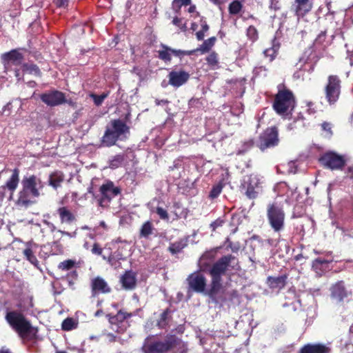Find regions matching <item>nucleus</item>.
<instances>
[{"mask_svg":"<svg viewBox=\"0 0 353 353\" xmlns=\"http://www.w3.org/2000/svg\"><path fill=\"white\" fill-rule=\"evenodd\" d=\"M239 261L236 256L232 254H227L221 256L213 263L209 270V274L211 277L210 288L208 295L213 300L222 288V276L225 274L227 270L230 268L232 270H237Z\"/></svg>","mask_w":353,"mask_h":353,"instance_id":"f257e3e1","label":"nucleus"},{"mask_svg":"<svg viewBox=\"0 0 353 353\" xmlns=\"http://www.w3.org/2000/svg\"><path fill=\"white\" fill-rule=\"evenodd\" d=\"M22 188L18 192L15 205L27 208L34 204L36 198L40 196V190L43 188L41 179L34 174H26L21 181Z\"/></svg>","mask_w":353,"mask_h":353,"instance_id":"f03ea898","label":"nucleus"},{"mask_svg":"<svg viewBox=\"0 0 353 353\" xmlns=\"http://www.w3.org/2000/svg\"><path fill=\"white\" fill-rule=\"evenodd\" d=\"M130 134V127L121 119H112L106 125L102 143L106 147L114 145L117 141H123Z\"/></svg>","mask_w":353,"mask_h":353,"instance_id":"7ed1b4c3","label":"nucleus"},{"mask_svg":"<svg viewBox=\"0 0 353 353\" xmlns=\"http://www.w3.org/2000/svg\"><path fill=\"white\" fill-rule=\"evenodd\" d=\"M5 320L21 338L26 337L32 330L31 323L20 310L6 307Z\"/></svg>","mask_w":353,"mask_h":353,"instance_id":"20e7f679","label":"nucleus"},{"mask_svg":"<svg viewBox=\"0 0 353 353\" xmlns=\"http://www.w3.org/2000/svg\"><path fill=\"white\" fill-rule=\"evenodd\" d=\"M266 215L270 226L275 232H280L284 229L285 212L281 201L275 199L268 203Z\"/></svg>","mask_w":353,"mask_h":353,"instance_id":"39448f33","label":"nucleus"},{"mask_svg":"<svg viewBox=\"0 0 353 353\" xmlns=\"http://www.w3.org/2000/svg\"><path fill=\"white\" fill-rule=\"evenodd\" d=\"M176 347H184L182 340L175 334H168L163 341H154L145 344L142 350L143 353H166Z\"/></svg>","mask_w":353,"mask_h":353,"instance_id":"423d86ee","label":"nucleus"},{"mask_svg":"<svg viewBox=\"0 0 353 353\" xmlns=\"http://www.w3.org/2000/svg\"><path fill=\"white\" fill-rule=\"evenodd\" d=\"M352 287L344 281H338L330 288V296L336 304L343 305L349 302L353 295Z\"/></svg>","mask_w":353,"mask_h":353,"instance_id":"0eeeda50","label":"nucleus"},{"mask_svg":"<svg viewBox=\"0 0 353 353\" xmlns=\"http://www.w3.org/2000/svg\"><path fill=\"white\" fill-rule=\"evenodd\" d=\"M261 181L259 176L256 174H250L244 176L241 188L245 191V196L250 199H254L258 196L261 190Z\"/></svg>","mask_w":353,"mask_h":353,"instance_id":"6e6552de","label":"nucleus"},{"mask_svg":"<svg viewBox=\"0 0 353 353\" xmlns=\"http://www.w3.org/2000/svg\"><path fill=\"white\" fill-rule=\"evenodd\" d=\"M279 143V131L276 126L266 128L259 137L256 146L264 152L265 150L276 146Z\"/></svg>","mask_w":353,"mask_h":353,"instance_id":"1a4fd4ad","label":"nucleus"},{"mask_svg":"<svg viewBox=\"0 0 353 353\" xmlns=\"http://www.w3.org/2000/svg\"><path fill=\"white\" fill-rule=\"evenodd\" d=\"M319 161L325 168L332 170H342L346 164L345 156L333 151H329L322 154L319 159Z\"/></svg>","mask_w":353,"mask_h":353,"instance_id":"9d476101","label":"nucleus"},{"mask_svg":"<svg viewBox=\"0 0 353 353\" xmlns=\"http://www.w3.org/2000/svg\"><path fill=\"white\" fill-rule=\"evenodd\" d=\"M296 102L293 93L288 89L280 90L274 102V110H293Z\"/></svg>","mask_w":353,"mask_h":353,"instance_id":"9b49d317","label":"nucleus"},{"mask_svg":"<svg viewBox=\"0 0 353 353\" xmlns=\"http://www.w3.org/2000/svg\"><path fill=\"white\" fill-rule=\"evenodd\" d=\"M19 183V170L14 168L12 174L7 180L5 185L0 186V200L7 199L8 201L13 199V196Z\"/></svg>","mask_w":353,"mask_h":353,"instance_id":"f8f14e48","label":"nucleus"},{"mask_svg":"<svg viewBox=\"0 0 353 353\" xmlns=\"http://www.w3.org/2000/svg\"><path fill=\"white\" fill-rule=\"evenodd\" d=\"M132 316V313L123 312L122 310H119L115 315L107 314L111 329L119 334H123L126 331L128 325L125 320Z\"/></svg>","mask_w":353,"mask_h":353,"instance_id":"ddd939ff","label":"nucleus"},{"mask_svg":"<svg viewBox=\"0 0 353 353\" xmlns=\"http://www.w3.org/2000/svg\"><path fill=\"white\" fill-rule=\"evenodd\" d=\"M99 192L101 197L99 199V204L101 207H105L108 205L113 198L121 194V189L115 186L112 181H108L101 185Z\"/></svg>","mask_w":353,"mask_h":353,"instance_id":"4468645a","label":"nucleus"},{"mask_svg":"<svg viewBox=\"0 0 353 353\" xmlns=\"http://www.w3.org/2000/svg\"><path fill=\"white\" fill-rule=\"evenodd\" d=\"M341 92V81L336 75H330L325 87L326 99L330 104L334 103L339 99Z\"/></svg>","mask_w":353,"mask_h":353,"instance_id":"2eb2a0df","label":"nucleus"},{"mask_svg":"<svg viewBox=\"0 0 353 353\" xmlns=\"http://www.w3.org/2000/svg\"><path fill=\"white\" fill-rule=\"evenodd\" d=\"M41 100L46 105L53 107L67 102L65 94L61 91L52 90L40 95Z\"/></svg>","mask_w":353,"mask_h":353,"instance_id":"dca6fc26","label":"nucleus"},{"mask_svg":"<svg viewBox=\"0 0 353 353\" xmlns=\"http://www.w3.org/2000/svg\"><path fill=\"white\" fill-rule=\"evenodd\" d=\"M325 258L318 257L313 260L312 263V270L319 276H321L330 269V263L334 261L332 252H326Z\"/></svg>","mask_w":353,"mask_h":353,"instance_id":"f3484780","label":"nucleus"},{"mask_svg":"<svg viewBox=\"0 0 353 353\" xmlns=\"http://www.w3.org/2000/svg\"><path fill=\"white\" fill-rule=\"evenodd\" d=\"M187 281L190 288L193 291L198 293H202L205 291L207 282L206 278L199 272L190 274Z\"/></svg>","mask_w":353,"mask_h":353,"instance_id":"a211bd4d","label":"nucleus"},{"mask_svg":"<svg viewBox=\"0 0 353 353\" xmlns=\"http://www.w3.org/2000/svg\"><path fill=\"white\" fill-rule=\"evenodd\" d=\"M90 288L92 297H95L99 294H109L112 292V288L108 283L100 276H97L91 280Z\"/></svg>","mask_w":353,"mask_h":353,"instance_id":"6ab92c4d","label":"nucleus"},{"mask_svg":"<svg viewBox=\"0 0 353 353\" xmlns=\"http://www.w3.org/2000/svg\"><path fill=\"white\" fill-rule=\"evenodd\" d=\"M169 83L174 87H179L185 83L190 78L188 72L179 70L172 71L168 74Z\"/></svg>","mask_w":353,"mask_h":353,"instance_id":"aec40b11","label":"nucleus"},{"mask_svg":"<svg viewBox=\"0 0 353 353\" xmlns=\"http://www.w3.org/2000/svg\"><path fill=\"white\" fill-rule=\"evenodd\" d=\"M297 353H330V348L321 343H307L303 345Z\"/></svg>","mask_w":353,"mask_h":353,"instance_id":"412c9836","label":"nucleus"},{"mask_svg":"<svg viewBox=\"0 0 353 353\" xmlns=\"http://www.w3.org/2000/svg\"><path fill=\"white\" fill-rule=\"evenodd\" d=\"M288 275L283 274L279 276H269L267 278V285L272 290H281L285 288L287 284Z\"/></svg>","mask_w":353,"mask_h":353,"instance_id":"4be33fe9","label":"nucleus"},{"mask_svg":"<svg viewBox=\"0 0 353 353\" xmlns=\"http://www.w3.org/2000/svg\"><path fill=\"white\" fill-rule=\"evenodd\" d=\"M120 281L125 290H132L136 287L137 279L135 273L131 270L125 271L121 276Z\"/></svg>","mask_w":353,"mask_h":353,"instance_id":"5701e85b","label":"nucleus"},{"mask_svg":"<svg viewBox=\"0 0 353 353\" xmlns=\"http://www.w3.org/2000/svg\"><path fill=\"white\" fill-rule=\"evenodd\" d=\"M295 12L298 17H303L312 8V0H295Z\"/></svg>","mask_w":353,"mask_h":353,"instance_id":"b1692460","label":"nucleus"},{"mask_svg":"<svg viewBox=\"0 0 353 353\" xmlns=\"http://www.w3.org/2000/svg\"><path fill=\"white\" fill-rule=\"evenodd\" d=\"M61 223L70 224L76 220L75 215L68 207H60L57 210Z\"/></svg>","mask_w":353,"mask_h":353,"instance_id":"393cba45","label":"nucleus"},{"mask_svg":"<svg viewBox=\"0 0 353 353\" xmlns=\"http://www.w3.org/2000/svg\"><path fill=\"white\" fill-rule=\"evenodd\" d=\"M21 49H14L3 54L1 56L2 60L3 61H12L20 63L23 59V55L21 52Z\"/></svg>","mask_w":353,"mask_h":353,"instance_id":"a878e982","label":"nucleus"},{"mask_svg":"<svg viewBox=\"0 0 353 353\" xmlns=\"http://www.w3.org/2000/svg\"><path fill=\"white\" fill-rule=\"evenodd\" d=\"M155 228L151 221H145L141 226L139 233L140 239H149L153 234Z\"/></svg>","mask_w":353,"mask_h":353,"instance_id":"bb28decb","label":"nucleus"},{"mask_svg":"<svg viewBox=\"0 0 353 353\" xmlns=\"http://www.w3.org/2000/svg\"><path fill=\"white\" fill-rule=\"evenodd\" d=\"M64 181V174L61 171H55L49 176L48 183L54 189L61 186Z\"/></svg>","mask_w":353,"mask_h":353,"instance_id":"cd10ccee","label":"nucleus"},{"mask_svg":"<svg viewBox=\"0 0 353 353\" xmlns=\"http://www.w3.org/2000/svg\"><path fill=\"white\" fill-rule=\"evenodd\" d=\"M188 241L187 237L181 239L176 242L170 243L168 250L173 255L178 254L188 246Z\"/></svg>","mask_w":353,"mask_h":353,"instance_id":"c85d7f7f","label":"nucleus"},{"mask_svg":"<svg viewBox=\"0 0 353 353\" xmlns=\"http://www.w3.org/2000/svg\"><path fill=\"white\" fill-rule=\"evenodd\" d=\"M171 310L170 308L165 309L159 316L157 322V326L160 329H165L169 324L171 318Z\"/></svg>","mask_w":353,"mask_h":353,"instance_id":"c756f323","label":"nucleus"},{"mask_svg":"<svg viewBox=\"0 0 353 353\" xmlns=\"http://www.w3.org/2000/svg\"><path fill=\"white\" fill-rule=\"evenodd\" d=\"M23 254L30 263L34 265L35 267H38L39 263L37 259V256L34 255L32 248H30V243H28L26 245V249L23 250Z\"/></svg>","mask_w":353,"mask_h":353,"instance_id":"7c9ffc66","label":"nucleus"},{"mask_svg":"<svg viewBox=\"0 0 353 353\" xmlns=\"http://www.w3.org/2000/svg\"><path fill=\"white\" fill-rule=\"evenodd\" d=\"M297 68L300 70V71L296 72L294 74V77L295 78H301L303 74H301L302 71L305 70H312L313 65L307 63L303 58L300 59L299 62L297 63Z\"/></svg>","mask_w":353,"mask_h":353,"instance_id":"2f4dec72","label":"nucleus"},{"mask_svg":"<svg viewBox=\"0 0 353 353\" xmlns=\"http://www.w3.org/2000/svg\"><path fill=\"white\" fill-rule=\"evenodd\" d=\"M254 145V139H249L241 143V146L236 151V155H243L250 151Z\"/></svg>","mask_w":353,"mask_h":353,"instance_id":"473e14b6","label":"nucleus"},{"mask_svg":"<svg viewBox=\"0 0 353 353\" xmlns=\"http://www.w3.org/2000/svg\"><path fill=\"white\" fill-rule=\"evenodd\" d=\"M125 161V155L123 154H117L109 161V168L111 169H117L121 166Z\"/></svg>","mask_w":353,"mask_h":353,"instance_id":"72a5a7b5","label":"nucleus"},{"mask_svg":"<svg viewBox=\"0 0 353 353\" xmlns=\"http://www.w3.org/2000/svg\"><path fill=\"white\" fill-rule=\"evenodd\" d=\"M23 71L36 77H41V70L39 67L33 63H24L22 66Z\"/></svg>","mask_w":353,"mask_h":353,"instance_id":"f704fd0d","label":"nucleus"},{"mask_svg":"<svg viewBox=\"0 0 353 353\" xmlns=\"http://www.w3.org/2000/svg\"><path fill=\"white\" fill-rule=\"evenodd\" d=\"M162 49L158 51L159 58L165 62L170 61L172 59V48L162 45Z\"/></svg>","mask_w":353,"mask_h":353,"instance_id":"c9c22d12","label":"nucleus"},{"mask_svg":"<svg viewBox=\"0 0 353 353\" xmlns=\"http://www.w3.org/2000/svg\"><path fill=\"white\" fill-rule=\"evenodd\" d=\"M216 38L214 37H210L208 39L203 41V43L196 50H194V52L200 51L202 53L208 52L212 47L214 45Z\"/></svg>","mask_w":353,"mask_h":353,"instance_id":"e433bc0d","label":"nucleus"},{"mask_svg":"<svg viewBox=\"0 0 353 353\" xmlns=\"http://www.w3.org/2000/svg\"><path fill=\"white\" fill-rule=\"evenodd\" d=\"M76 261L72 259H67L61 261L58 265V269L61 271H69L72 270L76 266Z\"/></svg>","mask_w":353,"mask_h":353,"instance_id":"4c0bfd02","label":"nucleus"},{"mask_svg":"<svg viewBox=\"0 0 353 353\" xmlns=\"http://www.w3.org/2000/svg\"><path fill=\"white\" fill-rule=\"evenodd\" d=\"M77 326V323L74 321L72 318H66L61 323V329L64 331H70L75 329Z\"/></svg>","mask_w":353,"mask_h":353,"instance_id":"58836bf2","label":"nucleus"},{"mask_svg":"<svg viewBox=\"0 0 353 353\" xmlns=\"http://www.w3.org/2000/svg\"><path fill=\"white\" fill-rule=\"evenodd\" d=\"M223 188V184L221 182H219L217 184L213 185L209 193V198L211 199L217 198L221 193Z\"/></svg>","mask_w":353,"mask_h":353,"instance_id":"ea45409f","label":"nucleus"},{"mask_svg":"<svg viewBox=\"0 0 353 353\" xmlns=\"http://www.w3.org/2000/svg\"><path fill=\"white\" fill-rule=\"evenodd\" d=\"M200 22H201V30L198 31L196 33V39L199 41H201L203 39L205 32H207L209 30V26L205 20H203V19H201Z\"/></svg>","mask_w":353,"mask_h":353,"instance_id":"a19ab883","label":"nucleus"},{"mask_svg":"<svg viewBox=\"0 0 353 353\" xmlns=\"http://www.w3.org/2000/svg\"><path fill=\"white\" fill-rule=\"evenodd\" d=\"M109 95V92H103L101 94H90L89 96L93 100L96 105H100L104 101L105 99Z\"/></svg>","mask_w":353,"mask_h":353,"instance_id":"79ce46f5","label":"nucleus"},{"mask_svg":"<svg viewBox=\"0 0 353 353\" xmlns=\"http://www.w3.org/2000/svg\"><path fill=\"white\" fill-rule=\"evenodd\" d=\"M219 248L205 251L201 256L202 260L213 261L215 259Z\"/></svg>","mask_w":353,"mask_h":353,"instance_id":"37998d69","label":"nucleus"},{"mask_svg":"<svg viewBox=\"0 0 353 353\" xmlns=\"http://www.w3.org/2000/svg\"><path fill=\"white\" fill-rule=\"evenodd\" d=\"M242 7L240 1H234L229 5V12L232 14H236L241 10Z\"/></svg>","mask_w":353,"mask_h":353,"instance_id":"c03bdc74","label":"nucleus"},{"mask_svg":"<svg viewBox=\"0 0 353 353\" xmlns=\"http://www.w3.org/2000/svg\"><path fill=\"white\" fill-rule=\"evenodd\" d=\"M278 46H273L272 48H268L263 51V54L266 57H269L270 61H272L276 56V54L278 51Z\"/></svg>","mask_w":353,"mask_h":353,"instance_id":"a18cd8bd","label":"nucleus"},{"mask_svg":"<svg viewBox=\"0 0 353 353\" xmlns=\"http://www.w3.org/2000/svg\"><path fill=\"white\" fill-rule=\"evenodd\" d=\"M228 299L232 303H239L240 302V294L238 291L236 290H233L229 292H228Z\"/></svg>","mask_w":353,"mask_h":353,"instance_id":"49530a36","label":"nucleus"},{"mask_svg":"<svg viewBox=\"0 0 353 353\" xmlns=\"http://www.w3.org/2000/svg\"><path fill=\"white\" fill-rule=\"evenodd\" d=\"M21 108V101L19 99L12 100L11 102L8 103L6 106H5L3 110H10L12 108Z\"/></svg>","mask_w":353,"mask_h":353,"instance_id":"de8ad7c7","label":"nucleus"},{"mask_svg":"<svg viewBox=\"0 0 353 353\" xmlns=\"http://www.w3.org/2000/svg\"><path fill=\"white\" fill-rule=\"evenodd\" d=\"M247 36L252 41H256L258 38V32L254 26H250L247 30Z\"/></svg>","mask_w":353,"mask_h":353,"instance_id":"09e8293b","label":"nucleus"},{"mask_svg":"<svg viewBox=\"0 0 353 353\" xmlns=\"http://www.w3.org/2000/svg\"><path fill=\"white\" fill-rule=\"evenodd\" d=\"M191 4V0H174L172 6L177 8L176 12L182 6H187Z\"/></svg>","mask_w":353,"mask_h":353,"instance_id":"8fccbe9b","label":"nucleus"},{"mask_svg":"<svg viewBox=\"0 0 353 353\" xmlns=\"http://www.w3.org/2000/svg\"><path fill=\"white\" fill-rule=\"evenodd\" d=\"M206 61H207L208 63L212 67L217 65V64H218L217 54L214 52L210 54L208 56V57L206 58Z\"/></svg>","mask_w":353,"mask_h":353,"instance_id":"3c124183","label":"nucleus"},{"mask_svg":"<svg viewBox=\"0 0 353 353\" xmlns=\"http://www.w3.org/2000/svg\"><path fill=\"white\" fill-rule=\"evenodd\" d=\"M172 23L180 28L182 31H185L187 29L186 23L183 22V19L175 17L172 20Z\"/></svg>","mask_w":353,"mask_h":353,"instance_id":"603ef678","label":"nucleus"},{"mask_svg":"<svg viewBox=\"0 0 353 353\" xmlns=\"http://www.w3.org/2000/svg\"><path fill=\"white\" fill-rule=\"evenodd\" d=\"M156 213L159 215L161 219H169V216L167 210L163 208L162 207H157L156 209Z\"/></svg>","mask_w":353,"mask_h":353,"instance_id":"864d4df0","label":"nucleus"},{"mask_svg":"<svg viewBox=\"0 0 353 353\" xmlns=\"http://www.w3.org/2000/svg\"><path fill=\"white\" fill-rule=\"evenodd\" d=\"M172 54L176 56V57H183L184 55H192L194 53V50H190V51H184L181 50H174L172 49Z\"/></svg>","mask_w":353,"mask_h":353,"instance_id":"5fc2aeb1","label":"nucleus"},{"mask_svg":"<svg viewBox=\"0 0 353 353\" xmlns=\"http://www.w3.org/2000/svg\"><path fill=\"white\" fill-rule=\"evenodd\" d=\"M225 223V221L221 218L216 219L210 224V228L212 231H215L216 228L221 227Z\"/></svg>","mask_w":353,"mask_h":353,"instance_id":"6e6d98bb","label":"nucleus"},{"mask_svg":"<svg viewBox=\"0 0 353 353\" xmlns=\"http://www.w3.org/2000/svg\"><path fill=\"white\" fill-rule=\"evenodd\" d=\"M326 37L325 31H321L314 41L316 45H321L325 41Z\"/></svg>","mask_w":353,"mask_h":353,"instance_id":"4d7b16f0","label":"nucleus"},{"mask_svg":"<svg viewBox=\"0 0 353 353\" xmlns=\"http://www.w3.org/2000/svg\"><path fill=\"white\" fill-rule=\"evenodd\" d=\"M92 254L96 255H101L103 252V248L101 247L99 243H94L91 250Z\"/></svg>","mask_w":353,"mask_h":353,"instance_id":"13d9d810","label":"nucleus"},{"mask_svg":"<svg viewBox=\"0 0 353 353\" xmlns=\"http://www.w3.org/2000/svg\"><path fill=\"white\" fill-rule=\"evenodd\" d=\"M68 0H54V3L60 8H65L68 6Z\"/></svg>","mask_w":353,"mask_h":353,"instance_id":"bf43d9fd","label":"nucleus"},{"mask_svg":"<svg viewBox=\"0 0 353 353\" xmlns=\"http://www.w3.org/2000/svg\"><path fill=\"white\" fill-rule=\"evenodd\" d=\"M279 114L281 115V117L285 119H290L292 116V112H276Z\"/></svg>","mask_w":353,"mask_h":353,"instance_id":"052dcab7","label":"nucleus"},{"mask_svg":"<svg viewBox=\"0 0 353 353\" xmlns=\"http://www.w3.org/2000/svg\"><path fill=\"white\" fill-rule=\"evenodd\" d=\"M105 336L110 343H114L117 341V336L112 333H107Z\"/></svg>","mask_w":353,"mask_h":353,"instance_id":"680f3d73","label":"nucleus"},{"mask_svg":"<svg viewBox=\"0 0 353 353\" xmlns=\"http://www.w3.org/2000/svg\"><path fill=\"white\" fill-rule=\"evenodd\" d=\"M270 8L274 10H277L280 9V6L279 5L278 1H275L274 0L271 1V3L270 6Z\"/></svg>","mask_w":353,"mask_h":353,"instance_id":"e2e57ef3","label":"nucleus"},{"mask_svg":"<svg viewBox=\"0 0 353 353\" xmlns=\"http://www.w3.org/2000/svg\"><path fill=\"white\" fill-rule=\"evenodd\" d=\"M77 277H78V273L76 270H72L68 274V279H72L76 280L77 279Z\"/></svg>","mask_w":353,"mask_h":353,"instance_id":"0e129e2a","label":"nucleus"},{"mask_svg":"<svg viewBox=\"0 0 353 353\" xmlns=\"http://www.w3.org/2000/svg\"><path fill=\"white\" fill-rule=\"evenodd\" d=\"M190 8H188V12H190V14H195V16H199V14L198 12H196V6L194 5H190Z\"/></svg>","mask_w":353,"mask_h":353,"instance_id":"69168bd1","label":"nucleus"},{"mask_svg":"<svg viewBox=\"0 0 353 353\" xmlns=\"http://www.w3.org/2000/svg\"><path fill=\"white\" fill-rule=\"evenodd\" d=\"M130 118H131L130 112H128L125 114V117L121 119L123 120V121H125L126 125H128V123L130 122Z\"/></svg>","mask_w":353,"mask_h":353,"instance_id":"338daca9","label":"nucleus"},{"mask_svg":"<svg viewBox=\"0 0 353 353\" xmlns=\"http://www.w3.org/2000/svg\"><path fill=\"white\" fill-rule=\"evenodd\" d=\"M347 176L353 179V167H349L347 170Z\"/></svg>","mask_w":353,"mask_h":353,"instance_id":"774afa93","label":"nucleus"}]
</instances>
